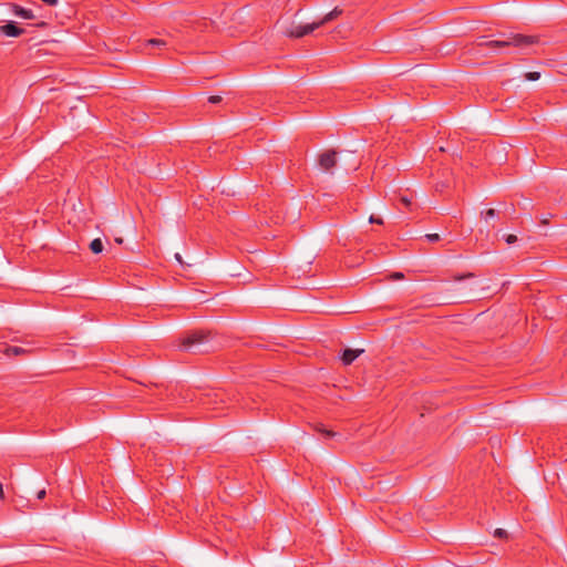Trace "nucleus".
<instances>
[{
	"instance_id": "obj_1",
	"label": "nucleus",
	"mask_w": 567,
	"mask_h": 567,
	"mask_svg": "<svg viewBox=\"0 0 567 567\" xmlns=\"http://www.w3.org/2000/svg\"><path fill=\"white\" fill-rule=\"evenodd\" d=\"M181 349L193 353H204L214 350L209 331H192L181 342Z\"/></svg>"
},
{
	"instance_id": "obj_23",
	"label": "nucleus",
	"mask_w": 567,
	"mask_h": 567,
	"mask_svg": "<svg viewBox=\"0 0 567 567\" xmlns=\"http://www.w3.org/2000/svg\"><path fill=\"white\" fill-rule=\"evenodd\" d=\"M392 277H393L394 279H401V278H403V274H402V272H395V274H393V276H392Z\"/></svg>"
},
{
	"instance_id": "obj_16",
	"label": "nucleus",
	"mask_w": 567,
	"mask_h": 567,
	"mask_svg": "<svg viewBox=\"0 0 567 567\" xmlns=\"http://www.w3.org/2000/svg\"><path fill=\"white\" fill-rule=\"evenodd\" d=\"M425 237L430 243H436L440 240L439 234H427V235H425Z\"/></svg>"
},
{
	"instance_id": "obj_22",
	"label": "nucleus",
	"mask_w": 567,
	"mask_h": 567,
	"mask_svg": "<svg viewBox=\"0 0 567 567\" xmlns=\"http://www.w3.org/2000/svg\"><path fill=\"white\" fill-rule=\"evenodd\" d=\"M45 494H47V493H45V489H41V491H39V492L37 493V498H38V499H42V498H44Z\"/></svg>"
},
{
	"instance_id": "obj_12",
	"label": "nucleus",
	"mask_w": 567,
	"mask_h": 567,
	"mask_svg": "<svg viewBox=\"0 0 567 567\" xmlns=\"http://www.w3.org/2000/svg\"><path fill=\"white\" fill-rule=\"evenodd\" d=\"M539 78H540L539 72H526L524 74V79L527 81H537V80H539Z\"/></svg>"
},
{
	"instance_id": "obj_24",
	"label": "nucleus",
	"mask_w": 567,
	"mask_h": 567,
	"mask_svg": "<svg viewBox=\"0 0 567 567\" xmlns=\"http://www.w3.org/2000/svg\"><path fill=\"white\" fill-rule=\"evenodd\" d=\"M175 258H176V260H177L181 265L183 264V259H182L181 254H178V252H177V254H175Z\"/></svg>"
},
{
	"instance_id": "obj_21",
	"label": "nucleus",
	"mask_w": 567,
	"mask_h": 567,
	"mask_svg": "<svg viewBox=\"0 0 567 567\" xmlns=\"http://www.w3.org/2000/svg\"><path fill=\"white\" fill-rule=\"evenodd\" d=\"M400 200H401V203H402L404 206H406V207H409V206L411 205V199H410V198H408L406 196H402V197L400 198Z\"/></svg>"
},
{
	"instance_id": "obj_9",
	"label": "nucleus",
	"mask_w": 567,
	"mask_h": 567,
	"mask_svg": "<svg viewBox=\"0 0 567 567\" xmlns=\"http://www.w3.org/2000/svg\"><path fill=\"white\" fill-rule=\"evenodd\" d=\"M103 243L100 238H95L91 241L90 244V249L92 250V252L94 254H100L103 251Z\"/></svg>"
},
{
	"instance_id": "obj_28",
	"label": "nucleus",
	"mask_w": 567,
	"mask_h": 567,
	"mask_svg": "<svg viewBox=\"0 0 567 567\" xmlns=\"http://www.w3.org/2000/svg\"><path fill=\"white\" fill-rule=\"evenodd\" d=\"M547 223V217H544L543 224Z\"/></svg>"
},
{
	"instance_id": "obj_7",
	"label": "nucleus",
	"mask_w": 567,
	"mask_h": 567,
	"mask_svg": "<svg viewBox=\"0 0 567 567\" xmlns=\"http://www.w3.org/2000/svg\"><path fill=\"white\" fill-rule=\"evenodd\" d=\"M363 350L358 349H346L342 353L341 360L343 364L349 365L351 364L361 353Z\"/></svg>"
},
{
	"instance_id": "obj_2",
	"label": "nucleus",
	"mask_w": 567,
	"mask_h": 567,
	"mask_svg": "<svg viewBox=\"0 0 567 567\" xmlns=\"http://www.w3.org/2000/svg\"><path fill=\"white\" fill-rule=\"evenodd\" d=\"M536 42H537L536 37L523 35V34H518V33H516V34L511 33L508 35H504V38L501 40L487 41V40L483 39L478 42V45L492 48V49H503V48L514 47V48L524 50L527 47H529Z\"/></svg>"
},
{
	"instance_id": "obj_17",
	"label": "nucleus",
	"mask_w": 567,
	"mask_h": 567,
	"mask_svg": "<svg viewBox=\"0 0 567 567\" xmlns=\"http://www.w3.org/2000/svg\"><path fill=\"white\" fill-rule=\"evenodd\" d=\"M221 101V97L219 95H210L208 97V102L212 104H217Z\"/></svg>"
},
{
	"instance_id": "obj_19",
	"label": "nucleus",
	"mask_w": 567,
	"mask_h": 567,
	"mask_svg": "<svg viewBox=\"0 0 567 567\" xmlns=\"http://www.w3.org/2000/svg\"><path fill=\"white\" fill-rule=\"evenodd\" d=\"M369 221H370L371 224H379V225H382V224H383V220H382L381 218H377V217H375V216H373V215H372V216H370Z\"/></svg>"
},
{
	"instance_id": "obj_20",
	"label": "nucleus",
	"mask_w": 567,
	"mask_h": 567,
	"mask_svg": "<svg viewBox=\"0 0 567 567\" xmlns=\"http://www.w3.org/2000/svg\"><path fill=\"white\" fill-rule=\"evenodd\" d=\"M472 277H474V275H473L472 272H468V274L463 275V276H456V277L454 278V280L458 281V280H463V279H465V278H472Z\"/></svg>"
},
{
	"instance_id": "obj_25",
	"label": "nucleus",
	"mask_w": 567,
	"mask_h": 567,
	"mask_svg": "<svg viewBox=\"0 0 567 567\" xmlns=\"http://www.w3.org/2000/svg\"><path fill=\"white\" fill-rule=\"evenodd\" d=\"M2 497H3V486H2V484L0 483V498H2Z\"/></svg>"
},
{
	"instance_id": "obj_27",
	"label": "nucleus",
	"mask_w": 567,
	"mask_h": 567,
	"mask_svg": "<svg viewBox=\"0 0 567 567\" xmlns=\"http://www.w3.org/2000/svg\"><path fill=\"white\" fill-rule=\"evenodd\" d=\"M547 223V217H544L543 224Z\"/></svg>"
},
{
	"instance_id": "obj_15",
	"label": "nucleus",
	"mask_w": 567,
	"mask_h": 567,
	"mask_svg": "<svg viewBox=\"0 0 567 567\" xmlns=\"http://www.w3.org/2000/svg\"><path fill=\"white\" fill-rule=\"evenodd\" d=\"M317 431H318V432H321V433H322V434H324L327 437H332V436H334V435H336V433H334V432L329 431V430H326L322 425L318 426V427H317Z\"/></svg>"
},
{
	"instance_id": "obj_11",
	"label": "nucleus",
	"mask_w": 567,
	"mask_h": 567,
	"mask_svg": "<svg viewBox=\"0 0 567 567\" xmlns=\"http://www.w3.org/2000/svg\"><path fill=\"white\" fill-rule=\"evenodd\" d=\"M146 44L156 48H165L167 45V42L162 39H150L147 40Z\"/></svg>"
},
{
	"instance_id": "obj_6",
	"label": "nucleus",
	"mask_w": 567,
	"mask_h": 567,
	"mask_svg": "<svg viewBox=\"0 0 567 567\" xmlns=\"http://www.w3.org/2000/svg\"><path fill=\"white\" fill-rule=\"evenodd\" d=\"M10 7L12 9V12L19 18L32 20L35 17L31 9H25L14 3L10 4Z\"/></svg>"
},
{
	"instance_id": "obj_14",
	"label": "nucleus",
	"mask_w": 567,
	"mask_h": 567,
	"mask_svg": "<svg viewBox=\"0 0 567 567\" xmlns=\"http://www.w3.org/2000/svg\"><path fill=\"white\" fill-rule=\"evenodd\" d=\"M494 536L497 538H507V532L503 528H496L494 530Z\"/></svg>"
},
{
	"instance_id": "obj_3",
	"label": "nucleus",
	"mask_w": 567,
	"mask_h": 567,
	"mask_svg": "<svg viewBox=\"0 0 567 567\" xmlns=\"http://www.w3.org/2000/svg\"><path fill=\"white\" fill-rule=\"evenodd\" d=\"M320 28V23L312 22L305 25H292L284 31V34L290 38H302L316 29Z\"/></svg>"
},
{
	"instance_id": "obj_26",
	"label": "nucleus",
	"mask_w": 567,
	"mask_h": 567,
	"mask_svg": "<svg viewBox=\"0 0 567 567\" xmlns=\"http://www.w3.org/2000/svg\"><path fill=\"white\" fill-rule=\"evenodd\" d=\"M217 403V400L214 401V404ZM205 404H213V401L208 398L207 402H205Z\"/></svg>"
},
{
	"instance_id": "obj_18",
	"label": "nucleus",
	"mask_w": 567,
	"mask_h": 567,
	"mask_svg": "<svg viewBox=\"0 0 567 567\" xmlns=\"http://www.w3.org/2000/svg\"><path fill=\"white\" fill-rule=\"evenodd\" d=\"M505 241H506L508 245H512V244H514V243H516V241H517V237H516L515 235H512V234H511V235H507V236L505 237Z\"/></svg>"
},
{
	"instance_id": "obj_13",
	"label": "nucleus",
	"mask_w": 567,
	"mask_h": 567,
	"mask_svg": "<svg viewBox=\"0 0 567 567\" xmlns=\"http://www.w3.org/2000/svg\"><path fill=\"white\" fill-rule=\"evenodd\" d=\"M482 216L487 221L489 218H494L496 216V210L493 208H489L486 212H483Z\"/></svg>"
},
{
	"instance_id": "obj_5",
	"label": "nucleus",
	"mask_w": 567,
	"mask_h": 567,
	"mask_svg": "<svg viewBox=\"0 0 567 567\" xmlns=\"http://www.w3.org/2000/svg\"><path fill=\"white\" fill-rule=\"evenodd\" d=\"M24 33V29L18 27L13 21L0 25V34L10 38H18Z\"/></svg>"
},
{
	"instance_id": "obj_8",
	"label": "nucleus",
	"mask_w": 567,
	"mask_h": 567,
	"mask_svg": "<svg viewBox=\"0 0 567 567\" xmlns=\"http://www.w3.org/2000/svg\"><path fill=\"white\" fill-rule=\"evenodd\" d=\"M341 13H342V11L339 8H334L332 11L327 13L321 20L317 21V23H320V27H321V25L334 20Z\"/></svg>"
},
{
	"instance_id": "obj_4",
	"label": "nucleus",
	"mask_w": 567,
	"mask_h": 567,
	"mask_svg": "<svg viewBox=\"0 0 567 567\" xmlns=\"http://www.w3.org/2000/svg\"><path fill=\"white\" fill-rule=\"evenodd\" d=\"M318 164L322 171L331 173L337 165V152L332 150L323 152L318 157Z\"/></svg>"
},
{
	"instance_id": "obj_10",
	"label": "nucleus",
	"mask_w": 567,
	"mask_h": 567,
	"mask_svg": "<svg viewBox=\"0 0 567 567\" xmlns=\"http://www.w3.org/2000/svg\"><path fill=\"white\" fill-rule=\"evenodd\" d=\"M25 350L21 347L17 346H7L4 352L7 355H19L23 353Z\"/></svg>"
}]
</instances>
